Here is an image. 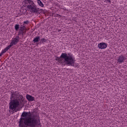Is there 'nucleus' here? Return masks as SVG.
Here are the masks:
<instances>
[{
  "label": "nucleus",
  "instance_id": "nucleus-17",
  "mask_svg": "<svg viewBox=\"0 0 127 127\" xmlns=\"http://www.w3.org/2000/svg\"><path fill=\"white\" fill-rule=\"evenodd\" d=\"M24 24H28L29 23V21L28 20H26L25 21H24Z\"/></svg>",
  "mask_w": 127,
  "mask_h": 127
},
{
  "label": "nucleus",
  "instance_id": "nucleus-3",
  "mask_svg": "<svg viewBox=\"0 0 127 127\" xmlns=\"http://www.w3.org/2000/svg\"><path fill=\"white\" fill-rule=\"evenodd\" d=\"M56 60L58 62L60 65L63 67L64 66H72V67H78V65H75V57L70 53L67 54L63 53L61 55L60 57H56Z\"/></svg>",
  "mask_w": 127,
  "mask_h": 127
},
{
  "label": "nucleus",
  "instance_id": "nucleus-5",
  "mask_svg": "<svg viewBox=\"0 0 127 127\" xmlns=\"http://www.w3.org/2000/svg\"><path fill=\"white\" fill-rule=\"evenodd\" d=\"M20 39L19 36H16L15 38H12L9 46L12 47V46H13V45H16V44L19 42Z\"/></svg>",
  "mask_w": 127,
  "mask_h": 127
},
{
  "label": "nucleus",
  "instance_id": "nucleus-2",
  "mask_svg": "<svg viewBox=\"0 0 127 127\" xmlns=\"http://www.w3.org/2000/svg\"><path fill=\"white\" fill-rule=\"evenodd\" d=\"M11 96L10 101L9 103V109L10 111L12 112H15L17 108H20V107H23V96L19 94V92L18 91H11Z\"/></svg>",
  "mask_w": 127,
  "mask_h": 127
},
{
  "label": "nucleus",
  "instance_id": "nucleus-12",
  "mask_svg": "<svg viewBox=\"0 0 127 127\" xmlns=\"http://www.w3.org/2000/svg\"><path fill=\"white\" fill-rule=\"evenodd\" d=\"M45 43H47V40L45 38H42L40 44H45Z\"/></svg>",
  "mask_w": 127,
  "mask_h": 127
},
{
  "label": "nucleus",
  "instance_id": "nucleus-15",
  "mask_svg": "<svg viewBox=\"0 0 127 127\" xmlns=\"http://www.w3.org/2000/svg\"><path fill=\"white\" fill-rule=\"evenodd\" d=\"M18 29H19V25L16 24L15 25V30H16V31H18Z\"/></svg>",
  "mask_w": 127,
  "mask_h": 127
},
{
  "label": "nucleus",
  "instance_id": "nucleus-19",
  "mask_svg": "<svg viewBox=\"0 0 127 127\" xmlns=\"http://www.w3.org/2000/svg\"><path fill=\"white\" fill-rule=\"evenodd\" d=\"M2 55H3V54L2 52H1L0 53V56H2Z\"/></svg>",
  "mask_w": 127,
  "mask_h": 127
},
{
  "label": "nucleus",
  "instance_id": "nucleus-16",
  "mask_svg": "<svg viewBox=\"0 0 127 127\" xmlns=\"http://www.w3.org/2000/svg\"><path fill=\"white\" fill-rule=\"evenodd\" d=\"M105 1L106 3H111V0H105Z\"/></svg>",
  "mask_w": 127,
  "mask_h": 127
},
{
  "label": "nucleus",
  "instance_id": "nucleus-7",
  "mask_svg": "<svg viewBox=\"0 0 127 127\" xmlns=\"http://www.w3.org/2000/svg\"><path fill=\"white\" fill-rule=\"evenodd\" d=\"M126 59H127V58L125 57V56L121 55L118 57L117 62L118 63H120V64H122V63H124V62H125V60H126Z\"/></svg>",
  "mask_w": 127,
  "mask_h": 127
},
{
  "label": "nucleus",
  "instance_id": "nucleus-4",
  "mask_svg": "<svg viewBox=\"0 0 127 127\" xmlns=\"http://www.w3.org/2000/svg\"><path fill=\"white\" fill-rule=\"evenodd\" d=\"M24 3L27 5V8L32 11L33 13H36V14H38L39 11H40V9L37 7V5L35 4L34 2L31 0H25Z\"/></svg>",
  "mask_w": 127,
  "mask_h": 127
},
{
  "label": "nucleus",
  "instance_id": "nucleus-14",
  "mask_svg": "<svg viewBox=\"0 0 127 127\" xmlns=\"http://www.w3.org/2000/svg\"><path fill=\"white\" fill-rule=\"evenodd\" d=\"M20 31H26V27L25 26H21L19 29Z\"/></svg>",
  "mask_w": 127,
  "mask_h": 127
},
{
  "label": "nucleus",
  "instance_id": "nucleus-13",
  "mask_svg": "<svg viewBox=\"0 0 127 127\" xmlns=\"http://www.w3.org/2000/svg\"><path fill=\"white\" fill-rule=\"evenodd\" d=\"M25 33H26V31H19L18 35H22V36H24Z\"/></svg>",
  "mask_w": 127,
  "mask_h": 127
},
{
  "label": "nucleus",
  "instance_id": "nucleus-18",
  "mask_svg": "<svg viewBox=\"0 0 127 127\" xmlns=\"http://www.w3.org/2000/svg\"><path fill=\"white\" fill-rule=\"evenodd\" d=\"M72 20H74V21H76L77 20V18H76V17H74L72 18Z\"/></svg>",
  "mask_w": 127,
  "mask_h": 127
},
{
  "label": "nucleus",
  "instance_id": "nucleus-1",
  "mask_svg": "<svg viewBox=\"0 0 127 127\" xmlns=\"http://www.w3.org/2000/svg\"><path fill=\"white\" fill-rule=\"evenodd\" d=\"M21 116L23 118L20 119L19 127H36L41 125L40 123V117L37 114L34 115L32 117H27L28 113L24 112Z\"/></svg>",
  "mask_w": 127,
  "mask_h": 127
},
{
  "label": "nucleus",
  "instance_id": "nucleus-6",
  "mask_svg": "<svg viewBox=\"0 0 127 127\" xmlns=\"http://www.w3.org/2000/svg\"><path fill=\"white\" fill-rule=\"evenodd\" d=\"M98 47L99 49H106L108 47V44L105 42H102L98 45Z\"/></svg>",
  "mask_w": 127,
  "mask_h": 127
},
{
  "label": "nucleus",
  "instance_id": "nucleus-8",
  "mask_svg": "<svg viewBox=\"0 0 127 127\" xmlns=\"http://www.w3.org/2000/svg\"><path fill=\"white\" fill-rule=\"evenodd\" d=\"M26 98L29 102H33V101L35 100V98H34V97L29 94H27L26 96Z\"/></svg>",
  "mask_w": 127,
  "mask_h": 127
},
{
  "label": "nucleus",
  "instance_id": "nucleus-11",
  "mask_svg": "<svg viewBox=\"0 0 127 127\" xmlns=\"http://www.w3.org/2000/svg\"><path fill=\"white\" fill-rule=\"evenodd\" d=\"M37 2L38 5H39V6H41V7H44V4H43V3L42 2V1H41V0H37Z\"/></svg>",
  "mask_w": 127,
  "mask_h": 127
},
{
  "label": "nucleus",
  "instance_id": "nucleus-10",
  "mask_svg": "<svg viewBox=\"0 0 127 127\" xmlns=\"http://www.w3.org/2000/svg\"><path fill=\"white\" fill-rule=\"evenodd\" d=\"M11 47L9 45L7 47H6L4 50H2L1 51V53L3 54H4V53H5V52H6V51H7L8 50L10 49Z\"/></svg>",
  "mask_w": 127,
  "mask_h": 127
},
{
  "label": "nucleus",
  "instance_id": "nucleus-9",
  "mask_svg": "<svg viewBox=\"0 0 127 127\" xmlns=\"http://www.w3.org/2000/svg\"><path fill=\"white\" fill-rule=\"evenodd\" d=\"M39 40H40V36H38L34 38V39L33 40V43H36L38 42Z\"/></svg>",
  "mask_w": 127,
  "mask_h": 127
}]
</instances>
